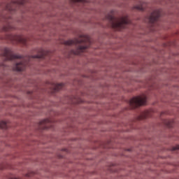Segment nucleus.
<instances>
[{"label":"nucleus","instance_id":"9","mask_svg":"<svg viewBox=\"0 0 179 179\" xmlns=\"http://www.w3.org/2000/svg\"><path fill=\"white\" fill-rule=\"evenodd\" d=\"M64 87V84L60 83V84H55V91L58 92L59 90H61Z\"/></svg>","mask_w":179,"mask_h":179},{"label":"nucleus","instance_id":"1","mask_svg":"<svg viewBox=\"0 0 179 179\" xmlns=\"http://www.w3.org/2000/svg\"><path fill=\"white\" fill-rule=\"evenodd\" d=\"M3 57H4L6 61H15V59H20V61L14 65L13 69V71L21 72L26 69V67L29 65V62L31 61V59H34L36 58H44V57H45V52H44V50L40 49L39 54L38 55L23 57L20 55H15L12 50L6 48L3 52Z\"/></svg>","mask_w":179,"mask_h":179},{"label":"nucleus","instance_id":"10","mask_svg":"<svg viewBox=\"0 0 179 179\" xmlns=\"http://www.w3.org/2000/svg\"><path fill=\"white\" fill-rule=\"evenodd\" d=\"M0 128H1L2 129H6L8 128V124H6V122L1 121L0 122Z\"/></svg>","mask_w":179,"mask_h":179},{"label":"nucleus","instance_id":"6","mask_svg":"<svg viewBox=\"0 0 179 179\" xmlns=\"http://www.w3.org/2000/svg\"><path fill=\"white\" fill-rule=\"evenodd\" d=\"M13 41H15L16 43H22V44H26V41H27V40L22 36H20L18 38H17V36H14L13 37Z\"/></svg>","mask_w":179,"mask_h":179},{"label":"nucleus","instance_id":"3","mask_svg":"<svg viewBox=\"0 0 179 179\" xmlns=\"http://www.w3.org/2000/svg\"><path fill=\"white\" fill-rule=\"evenodd\" d=\"M148 98L146 95H143V96H136L129 101V106L131 108H136V107H139V106H145L146 104V100Z\"/></svg>","mask_w":179,"mask_h":179},{"label":"nucleus","instance_id":"12","mask_svg":"<svg viewBox=\"0 0 179 179\" xmlns=\"http://www.w3.org/2000/svg\"><path fill=\"white\" fill-rule=\"evenodd\" d=\"M136 9H138L139 10H145V8L142 6H136Z\"/></svg>","mask_w":179,"mask_h":179},{"label":"nucleus","instance_id":"8","mask_svg":"<svg viewBox=\"0 0 179 179\" xmlns=\"http://www.w3.org/2000/svg\"><path fill=\"white\" fill-rule=\"evenodd\" d=\"M51 122V120L45 119L40 122V125H45V128H47V124H50Z\"/></svg>","mask_w":179,"mask_h":179},{"label":"nucleus","instance_id":"13","mask_svg":"<svg viewBox=\"0 0 179 179\" xmlns=\"http://www.w3.org/2000/svg\"><path fill=\"white\" fill-rule=\"evenodd\" d=\"M175 149H179V147L176 148Z\"/></svg>","mask_w":179,"mask_h":179},{"label":"nucleus","instance_id":"7","mask_svg":"<svg viewBox=\"0 0 179 179\" xmlns=\"http://www.w3.org/2000/svg\"><path fill=\"white\" fill-rule=\"evenodd\" d=\"M87 48V46H83V45H80L78 46V48L77 49V51L74 52L76 55H80V52H83Z\"/></svg>","mask_w":179,"mask_h":179},{"label":"nucleus","instance_id":"2","mask_svg":"<svg viewBox=\"0 0 179 179\" xmlns=\"http://www.w3.org/2000/svg\"><path fill=\"white\" fill-rule=\"evenodd\" d=\"M108 18L110 20L113 29H115V30H121L122 29H125L127 24H129V23H131V21L129 19H128V16L115 19L114 16L109 15Z\"/></svg>","mask_w":179,"mask_h":179},{"label":"nucleus","instance_id":"5","mask_svg":"<svg viewBox=\"0 0 179 179\" xmlns=\"http://www.w3.org/2000/svg\"><path fill=\"white\" fill-rule=\"evenodd\" d=\"M80 43H85V41L79 40V39L69 40V41H66L65 42V44L66 45H73L76 44H80Z\"/></svg>","mask_w":179,"mask_h":179},{"label":"nucleus","instance_id":"11","mask_svg":"<svg viewBox=\"0 0 179 179\" xmlns=\"http://www.w3.org/2000/svg\"><path fill=\"white\" fill-rule=\"evenodd\" d=\"M71 2H87V0H71Z\"/></svg>","mask_w":179,"mask_h":179},{"label":"nucleus","instance_id":"4","mask_svg":"<svg viewBox=\"0 0 179 179\" xmlns=\"http://www.w3.org/2000/svg\"><path fill=\"white\" fill-rule=\"evenodd\" d=\"M160 16H161L160 10H155L148 17V20L149 23H151V24H153V23H155V22H157L159 20V18L160 17Z\"/></svg>","mask_w":179,"mask_h":179}]
</instances>
